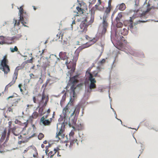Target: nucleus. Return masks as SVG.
<instances>
[{"mask_svg": "<svg viewBox=\"0 0 158 158\" xmlns=\"http://www.w3.org/2000/svg\"><path fill=\"white\" fill-rule=\"evenodd\" d=\"M20 20L21 23L25 27H28L25 25L27 24L28 23L27 19H28V15L25 12H24V10L23 6H20L19 8V13Z\"/></svg>", "mask_w": 158, "mask_h": 158, "instance_id": "20e7f679", "label": "nucleus"}, {"mask_svg": "<svg viewBox=\"0 0 158 158\" xmlns=\"http://www.w3.org/2000/svg\"><path fill=\"white\" fill-rule=\"evenodd\" d=\"M60 150V149L58 148H54L53 151H51L48 153V156L50 158H52L54 155Z\"/></svg>", "mask_w": 158, "mask_h": 158, "instance_id": "2eb2a0df", "label": "nucleus"}, {"mask_svg": "<svg viewBox=\"0 0 158 158\" xmlns=\"http://www.w3.org/2000/svg\"><path fill=\"white\" fill-rule=\"evenodd\" d=\"M16 127L15 126L14 127L12 128H11L10 129V131H11L12 133L15 136H18L19 135V133H16L15 131H16Z\"/></svg>", "mask_w": 158, "mask_h": 158, "instance_id": "393cba45", "label": "nucleus"}, {"mask_svg": "<svg viewBox=\"0 0 158 158\" xmlns=\"http://www.w3.org/2000/svg\"><path fill=\"white\" fill-rule=\"evenodd\" d=\"M48 98H46V100L45 101L44 104L46 105L47 104V102H48Z\"/></svg>", "mask_w": 158, "mask_h": 158, "instance_id": "052dcab7", "label": "nucleus"}, {"mask_svg": "<svg viewBox=\"0 0 158 158\" xmlns=\"http://www.w3.org/2000/svg\"><path fill=\"white\" fill-rule=\"evenodd\" d=\"M5 37L3 36H0V45L5 44L4 41Z\"/></svg>", "mask_w": 158, "mask_h": 158, "instance_id": "c85d7f7f", "label": "nucleus"}, {"mask_svg": "<svg viewBox=\"0 0 158 158\" xmlns=\"http://www.w3.org/2000/svg\"><path fill=\"white\" fill-rule=\"evenodd\" d=\"M74 134V131L73 130H72L70 133H69V136H73Z\"/></svg>", "mask_w": 158, "mask_h": 158, "instance_id": "de8ad7c7", "label": "nucleus"}, {"mask_svg": "<svg viewBox=\"0 0 158 158\" xmlns=\"http://www.w3.org/2000/svg\"><path fill=\"white\" fill-rule=\"evenodd\" d=\"M49 114L47 113V114L46 115H44L42 117H44V118L46 119L48 117Z\"/></svg>", "mask_w": 158, "mask_h": 158, "instance_id": "6e6d98bb", "label": "nucleus"}, {"mask_svg": "<svg viewBox=\"0 0 158 158\" xmlns=\"http://www.w3.org/2000/svg\"><path fill=\"white\" fill-rule=\"evenodd\" d=\"M117 7L120 10L123 11L126 8V6L124 3H122L120 4H118Z\"/></svg>", "mask_w": 158, "mask_h": 158, "instance_id": "f3484780", "label": "nucleus"}, {"mask_svg": "<svg viewBox=\"0 0 158 158\" xmlns=\"http://www.w3.org/2000/svg\"><path fill=\"white\" fill-rule=\"evenodd\" d=\"M101 0H98V3L95 6L96 9H98V6L101 5Z\"/></svg>", "mask_w": 158, "mask_h": 158, "instance_id": "72a5a7b5", "label": "nucleus"}, {"mask_svg": "<svg viewBox=\"0 0 158 158\" xmlns=\"http://www.w3.org/2000/svg\"><path fill=\"white\" fill-rule=\"evenodd\" d=\"M95 11L92 8L89 13H87L81 19H83L84 21L91 24L94 22V18Z\"/></svg>", "mask_w": 158, "mask_h": 158, "instance_id": "423d86ee", "label": "nucleus"}, {"mask_svg": "<svg viewBox=\"0 0 158 158\" xmlns=\"http://www.w3.org/2000/svg\"><path fill=\"white\" fill-rule=\"evenodd\" d=\"M72 19L73 20L72 23L71 25V27L73 29V26L74 25H75L76 24L75 21V17L74 16L73 18H72Z\"/></svg>", "mask_w": 158, "mask_h": 158, "instance_id": "4c0bfd02", "label": "nucleus"}, {"mask_svg": "<svg viewBox=\"0 0 158 158\" xmlns=\"http://www.w3.org/2000/svg\"><path fill=\"white\" fill-rule=\"evenodd\" d=\"M7 130L6 128H5L3 132L2 133V137L1 139L2 140H4L6 135Z\"/></svg>", "mask_w": 158, "mask_h": 158, "instance_id": "b1692460", "label": "nucleus"}, {"mask_svg": "<svg viewBox=\"0 0 158 158\" xmlns=\"http://www.w3.org/2000/svg\"><path fill=\"white\" fill-rule=\"evenodd\" d=\"M21 36L22 35L20 34H17L15 36L12 37L11 38V40H18L21 37Z\"/></svg>", "mask_w": 158, "mask_h": 158, "instance_id": "a878e982", "label": "nucleus"}, {"mask_svg": "<svg viewBox=\"0 0 158 158\" xmlns=\"http://www.w3.org/2000/svg\"><path fill=\"white\" fill-rule=\"evenodd\" d=\"M120 33L123 35H126L128 34V27L127 28H124L121 30L120 31Z\"/></svg>", "mask_w": 158, "mask_h": 158, "instance_id": "aec40b11", "label": "nucleus"}, {"mask_svg": "<svg viewBox=\"0 0 158 158\" xmlns=\"http://www.w3.org/2000/svg\"><path fill=\"white\" fill-rule=\"evenodd\" d=\"M22 86V84H19V89L22 88L21 87Z\"/></svg>", "mask_w": 158, "mask_h": 158, "instance_id": "bf43d9fd", "label": "nucleus"}, {"mask_svg": "<svg viewBox=\"0 0 158 158\" xmlns=\"http://www.w3.org/2000/svg\"><path fill=\"white\" fill-rule=\"evenodd\" d=\"M50 81V79H47L45 83L48 85V83Z\"/></svg>", "mask_w": 158, "mask_h": 158, "instance_id": "4d7b16f0", "label": "nucleus"}, {"mask_svg": "<svg viewBox=\"0 0 158 158\" xmlns=\"http://www.w3.org/2000/svg\"><path fill=\"white\" fill-rule=\"evenodd\" d=\"M128 27L131 30L133 28V23L131 19L128 22Z\"/></svg>", "mask_w": 158, "mask_h": 158, "instance_id": "5701e85b", "label": "nucleus"}, {"mask_svg": "<svg viewBox=\"0 0 158 158\" xmlns=\"http://www.w3.org/2000/svg\"><path fill=\"white\" fill-rule=\"evenodd\" d=\"M44 137V135L42 133H40L38 136V139L41 140Z\"/></svg>", "mask_w": 158, "mask_h": 158, "instance_id": "e433bc0d", "label": "nucleus"}, {"mask_svg": "<svg viewBox=\"0 0 158 158\" xmlns=\"http://www.w3.org/2000/svg\"><path fill=\"white\" fill-rule=\"evenodd\" d=\"M76 9L77 10V14H82L83 13L84 9L81 4L80 5V6H77Z\"/></svg>", "mask_w": 158, "mask_h": 158, "instance_id": "6ab92c4d", "label": "nucleus"}, {"mask_svg": "<svg viewBox=\"0 0 158 158\" xmlns=\"http://www.w3.org/2000/svg\"><path fill=\"white\" fill-rule=\"evenodd\" d=\"M39 115V113L37 112L34 111L33 113L29 117V119L31 122H32L34 119H35L37 118Z\"/></svg>", "mask_w": 158, "mask_h": 158, "instance_id": "dca6fc26", "label": "nucleus"}, {"mask_svg": "<svg viewBox=\"0 0 158 158\" xmlns=\"http://www.w3.org/2000/svg\"><path fill=\"white\" fill-rule=\"evenodd\" d=\"M111 9L107 7L104 13L109 15Z\"/></svg>", "mask_w": 158, "mask_h": 158, "instance_id": "c9c22d12", "label": "nucleus"}, {"mask_svg": "<svg viewBox=\"0 0 158 158\" xmlns=\"http://www.w3.org/2000/svg\"><path fill=\"white\" fill-rule=\"evenodd\" d=\"M77 21L78 22H81L80 25V31L81 32L86 33L87 31L88 27L91 24L84 21L83 19H78L77 20Z\"/></svg>", "mask_w": 158, "mask_h": 158, "instance_id": "1a4fd4ad", "label": "nucleus"}, {"mask_svg": "<svg viewBox=\"0 0 158 158\" xmlns=\"http://www.w3.org/2000/svg\"><path fill=\"white\" fill-rule=\"evenodd\" d=\"M29 75L31 79H35V78L34 75L32 73H30Z\"/></svg>", "mask_w": 158, "mask_h": 158, "instance_id": "8fccbe9b", "label": "nucleus"}, {"mask_svg": "<svg viewBox=\"0 0 158 158\" xmlns=\"http://www.w3.org/2000/svg\"><path fill=\"white\" fill-rule=\"evenodd\" d=\"M116 26L117 27H121L123 26V24L120 21H116Z\"/></svg>", "mask_w": 158, "mask_h": 158, "instance_id": "c756f323", "label": "nucleus"}, {"mask_svg": "<svg viewBox=\"0 0 158 158\" xmlns=\"http://www.w3.org/2000/svg\"><path fill=\"white\" fill-rule=\"evenodd\" d=\"M52 120V118H51L50 120L48 119L46 120V119L44 118V117H42L40 119V122H42L44 126H48L50 124Z\"/></svg>", "mask_w": 158, "mask_h": 158, "instance_id": "4468645a", "label": "nucleus"}, {"mask_svg": "<svg viewBox=\"0 0 158 158\" xmlns=\"http://www.w3.org/2000/svg\"><path fill=\"white\" fill-rule=\"evenodd\" d=\"M66 93H65L63 95L62 98L60 101V105L61 106H62V105L63 104L64 102V101L66 99Z\"/></svg>", "mask_w": 158, "mask_h": 158, "instance_id": "cd10ccee", "label": "nucleus"}, {"mask_svg": "<svg viewBox=\"0 0 158 158\" xmlns=\"http://www.w3.org/2000/svg\"><path fill=\"white\" fill-rule=\"evenodd\" d=\"M7 111H8L9 112H13V109L11 108L10 107H9L7 109Z\"/></svg>", "mask_w": 158, "mask_h": 158, "instance_id": "3c124183", "label": "nucleus"}, {"mask_svg": "<svg viewBox=\"0 0 158 158\" xmlns=\"http://www.w3.org/2000/svg\"><path fill=\"white\" fill-rule=\"evenodd\" d=\"M109 15L104 13L103 16L102 17L103 20H108V17Z\"/></svg>", "mask_w": 158, "mask_h": 158, "instance_id": "473e14b6", "label": "nucleus"}, {"mask_svg": "<svg viewBox=\"0 0 158 158\" xmlns=\"http://www.w3.org/2000/svg\"><path fill=\"white\" fill-rule=\"evenodd\" d=\"M33 106V105H27V107H28V108H27L28 109L29 107V106L32 107V106Z\"/></svg>", "mask_w": 158, "mask_h": 158, "instance_id": "e2e57ef3", "label": "nucleus"}, {"mask_svg": "<svg viewBox=\"0 0 158 158\" xmlns=\"http://www.w3.org/2000/svg\"><path fill=\"white\" fill-rule=\"evenodd\" d=\"M112 2V0H109L108 3V6L107 8L111 9L112 6L111 5V3Z\"/></svg>", "mask_w": 158, "mask_h": 158, "instance_id": "a19ab883", "label": "nucleus"}, {"mask_svg": "<svg viewBox=\"0 0 158 158\" xmlns=\"http://www.w3.org/2000/svg\"><path fill=\"white\" fill-rule=\"evenodd\" d=\"M14 97V96L13 95L10 96L7 98V99L8 100L9 98H13Z\"/></svg>", "mask_w": 158, "mask_h": 158, "instance_id": "680f3d73", "label": "nucleus"}, {"mask_svg": "<svg viewBox=\"0 0 158 158\" xmlns=\"http://www.w3.org/2000/svg\"><path fill=\"white\" fill-rule=\"evenodd\" d=\"M63 36V33H62L61 31H60L56 35V36L55 38V40H59L61 38V40L62 39V38Z\"/></svg>", "mask_w": 158, "mask_h": 158, "instance_id": "4be33fe9", "label": "nucleus"}, {"mask_svg": "<svg viewBox=\"0 0 158 158\" xmlns=\"http://www.w3.org/2000/svg\"><path fill=\"white\" fill-rule=\"evenodd\" d=\"M34 151L35 152V153L33 154V156L34 157H37V156L38 155V154L37 153V150L36 149H35L34 150Z\"/></svg>", "mask_w": 158, "mask_h": 158, "instance_id": "a18cd8bd", "label": "nucleus"}, {"mask_svg": "<svg viewBox=\"0 0 158 158\" xmlns=\"http://www.w3.org/2000/svg\"><path fill=\"white\" fill-rule=\"evenodd\" d=\"M65 126L64 123H59L57 124V131L56 133V138L58 140L64 138L65 136L64 132V131Z\"/></svg>", "mask_w": 158, "mask_h": 158, "instance_id": "0eeeda50", "label": "nucleus"}, {"mask_svg": "<svg viewBox=\"0 0 158 158\" xmlns=\"http://www.w3.org/2000/svg\"><path fill=\"white\" fill-rule=\"evenodd\" d=\"M77 140L76 139L75 140H72L70 142V146H72L76 142V141Z\"/></svg>", "mask_w": 158, "mask_h": 158, "instance_id": "37998d69", "label": "nucleus"}, {"mask_svg": "<svg viewBox=\"0 0 158 158\" xmlns=\"http://www.w3.org/2000/svg\"><path fill=\"white\" fill-rule=\"evenodd\" d=\"M33 102L34 103H37V100L35 96L33 97Z\"/></svg>", "mask_w": 158, "mask_h": 158, "instance_id": "603ef678", "label": "nucleus"}, {"mask_svg": "<svg viewBox=\"0 0 158 158\" xmlns=\"http://www.w3.org/2000/svg\"><path fill=\"white\" fill-rule=\"evenodd\" d=\"M35 134H34L32 135L30 137H29V138H28L27 137H24L23 136L22 140L19 141L18 142V143L19 144L21 145L22 143H26L28 141L30 138L35 136Z\"/></svg>", "mask_w": 158, "mask_h": 158, "instance_id": "ddd939ff", "label": "nucleus"}, {"mask_svg": "<svg viewBox=\"0 0 158 158\" xmlns=\"http://www.w3.org/2000/svg\"><path fill=\"white\" fill-rule=\"evenodd\" d=\"M122 16L123 15L122 14V12L118 13L115 19L116 21H120V19L122 18Z\"/></svg>", "mask_w": 158, "mask_h": 158, "instance_id": "bb28decb", "label": "nucleus"}, {"mask_svg": "<svg viewBox=\"0 0 158 158\" xmlns=\"http://www.w3.org/2000/svg\"><path fill=\"white\" fill-rule=\"evenodd\" d=\"M30 148H31L30 147H28L26 149H25L24 150L23 153H25L27 152L30 149Z\"/></svg>", "mask_w": 158, "mask_h": 158, "instance_id": "09e8293b", "label": "nucleus"}, {"mask_svg": "<svg viewBox=\"0 0 158 158\" xmlns=\"http://www.w3.org/2000/svg\"><path fill=\"white\" fill-rule=\"evenodd\" d=\"M20 123V121H19L18 119H16L15 121V124H19Z\"/></svg>", "mask_w": 158, "mask_h": 158, "instance_id": "864d4df0", "label": "nucleus"}, {"mask_svg": "<svg viewBox=\"0 0 158 158\" xmlns=\"http://www.w3.org/2000/svg\"><path fill=\"white\" fill-rule=\"evenodd\" d=\"M48 152V149H46L45 150V153H46V154H47Z\"/></svg>", "mask_w": 158, "mask_h": 158, "instance_id": "69168bd1", "label": "nucleus"}, {"mask_svg": "<svg viewBox=\"0 0 158 158\" xmlns=\"http://www.w3.org/2000/svg\"><path fill=\"white\" fill-rule=\"evenodd\" d=\"M106 62V60L104 59H103L102 60L99 61V64H102L105 63Z\"/></svg>", "mask_w": 158, "mask_h": 158, "instance_id": "c03bdc74", "label": "nucleus"}, {"mask_svg": "<svg viewBox=\"0 0 158 158\" xmlns=\"http://www.w3.org/2000/svg\"><path fill=\"white\" fill-rule=\"evenodd\" d=\"M7 57L6 55L4 56L3 59L1 61L0 65V69L4 72V74L6 75L10 71V67L7 65L8 61Z\"/></svg>", "mask_w": 158, "mask_h": 158, "instance_id": "6e6552de", "label": "nucleus"}, {"mask_svg": "<svg viewBox=\"0 0 158 158\" xmlns=\"http://www.w3.org/2000/svg\"><path fill=\"white\" fill-rule=\"evenodd\" d=\"M19 67H17L16 68L15 70L14 74L12 76V81L5 87V89H8V88L13 85L16 82V80L17 78L18 74V71L19 70Z\"/></svg>", "mask_w": 158, "mask_h": 158, "instance_id": "9d476101", "label": "nucleus"}, {"mask_svg": "<svg viewBox=\"0 0 158 158\" xmlns=\"http://www.w3.org/2000/svg\"><path fill=\"white\" fill-rule=\"evenodd\" d=\"M79 75H76L71 77L69 81V84L71 85L70 87V94H73V97L74 98L76 97L77 95L75 92V89H76V85L78 83Z\"/></svg>", "mask_w": 158, "mask_h": 158, "instance_id": "f03ea898", "label": "nucleus"}, {"mask_svg": "<svg viewBox=\"0 0 158 158\" xmlns=\"http://www.w3.org/2000/svg\"><path fill=\"white\" fill-rule=\"evenodd\" d=\"M71 105L68 103L63 109L62 113L64 118H66L70 113L71 111Z\"/></svg>", "mask_w": 158, "mask_h": 158, "instance_id": "9b49d317", "label": "nucleus"}, {"mask_svg": "<svg viewBox=\"0 0 158 158\" xmlns=\"http://www.w3.org/2000/svg\"><path fill=\"white\" fill-rule=\"evenodd\" d=\"M47 113L49 114L50 113V109H48L47 110Z\"/></svg>", "mask_w": 158, "mask_h": 158, "instance_id": "0e129e2a", "label": "nucleus"}, {"mask_svg": "<svg viewBox=\"0 0 158 158\" xmlns=\"http://www.w3.org/2000/svg\"><path fill=\"white\" fill-rule=\"evenodd\" d=\"M80 108L81 106L80 105H77L75 106V110L73 113L71 114L70 118H72L74 115V117L73 118H72L71 120H70L69 122V125H74L76 123L77 117L80 113Z\"/></svg>", "mask_w": 158, "mask_h": 158, "instance_id": "39448f33", "label": "nucleus"}, {"mask_svg": "<svg viewBox=\"0 0 158 158\" xmlns=\"http://www.w3.org/2000/svg\"><path fill=\"white\" fill-rule=\"evenodd\" d=\"M45 147V146L44 144H42L41 145V147L42 148H44Z\"/></svg>", "mask_w": 158, "mask_h": 158, "instance_id": "774afa93", "label": "nucleus"}, {"mask_svg": "<svg viewBox=\"0 0 158 158\" xmlns=\"http://www.w3.org/2000/svg\"><path fill=\"white\" fill-rule=\"evenodd\" d=\"M85 38L89 41V46L93 44L96 41V40L95 39L91 40V39L87 35L85 36Z\"/></svg>", "mask_w": 158, "mask_h": 158, "instance_id": "a211bd4d", "label": "nucleus"}, {"mask_svg": "<svg viewBox=\"0 0 158 158\" xmlns=\"http://www.w3.org/2000/svg\"><path fill=\"white\" fill-rule=\"evenodd\" d=\"M10 50L12 52H17L18 51V48L16 46H15L14 48H10Z\"/></svg>", "mask_w": 158, "mask_h": 158, "instance_id": "7c9ffc66", "label": "nucleus"}, {"mask_svg": "<svg viewBox=\"0 0 158 158\" xmlns=\"http://www.w3.org/2000/svg\"><path fill=\"white\" fill-rule=\"evenodd\" d=\"M47 85L45 83V84H44L42 86L41 88H42V89H43V92H45V90L46 89V88Z\"/></svg>", "mask_w": 158, "mask_h": 158, "instance_id": "ea45409f", "label": "nucleus"}, {"mask_svg": "<svg viewBox=\"0 0 158 158\" xmlns=\"http://www.w3.org/2000/svg\"><path fill=\"white\" fill-rule=\"evenodd\" d=\"M14 20L15 22V24H14L15 26H19V25H20V22H21V21L20 20V19H19V20L18 22H17V20L15 19H14Z\"/></svg>", "mask_w": 158, "mask_h": 158, "instance_id": "f704fd0d", "label": "nucleus"}, {"mask_svg": "<svg viewBox=\"0 0 158 158\" xmlns=\"http://www.w3.org/2000/svg\"><path fill=\"white\" fill-rule=\"evenodd\" d=\"M53 59H54V62L55 63H57V58L56 57V56H53Z\"/></svg>", "mask_w": 158, "mask_h": 158, "instance_id": "49530a36", "label": "nucleus"}, {"mask_svg": "<svg viewBox=\"0 0 158 158\" xmlns=\"http://www.w3.org/2000/svg\"><path fill=\"white\" fill-rule=\"evenodd\" d=\"M12 122L11 121H9L8 122V127L9 128L8 130V133L7 135V137H6V139L8 140V139L10 135V129L12 127Z\"/></svg>", "mask_w": 158, "mask_h": 158, "instance_id": "412c9836", "label": "nucleus"}, {"mask_svg": "<svg viewBox=\"0 0 158 158\" xmlns=\"http://www.w3.org/2000/svg\"><path fill=\"white\" fill-rule=\"evenodd\" d=\"M23 136L22 135H20V136H18V138L19 139H22V137H23Z\"/></svg>", "mask_w": 158, "mask_h": 158, "instance_id": "13d9d810", "label": "nucleus"}, {"mask_svg": "<svg viewBox=\"0 0 158 158\" xmlns=\"http://www.w3.org/2000/svg\"><path fill=\"white\" fill-rule=\"evenodd\" d=\"M45 51V50L44 49L42 50V51H39L38 54L40 56H42V55L43 54V53Z\"/></svg>", "mask_w": 158, "mask_h": 158, "instance_id": "58836bf2", "label": "nucleus"}, {"mask_svg": "<svg viewBox=\"0 0 158 158\" xmlns=\"http://www.w3.org/2000/svg\"><path fill=\"white\" fill-rule=\"evenodd\" d=\"M102 34H104L106 32L107 28L108 26V20H103L102 22Z\"/></svg>", "mask_w": 158, "mask_h": 158, "instance_id": "f8f14e48", "label": "nucleus"}, {"mask_svg": "<svg viewBox=\"0 0 158 158\" xmlns=\"http://www.w3.org/2000/svg\"><path fill=\"white\" fill-rule=\"evenodd\" d=\"M46 97V96L45 94V92H43L42 94V97L41 100L42 101H43L44 99Z\"/></svg>", "mask_w": 158, "mask_h": 158, "instance_id": "79ce46f5", "label": "nucleus"}, {"mask_svg": "<svg viewBox=\"0 0 158 158\" xmlns=\"http://www.w3.org/2000/svg\"><path fill=\"white\" fill-rule=\"evenodd\" d=\"M43 108L40 107L39 108V114L40 116H42L43 114H44V113H43Z\"/></svg>", "mask_w": 158, "mask_h": 158, "instance_id": "2f4dec72", "label": "nucleus"}, {"mask_svg": "<svg viewBox=\"0 0 158 158\" xmlns=\"http://www.w3.org/2000/svg\"><path fill=\"white\" fill-rule=\"evenodd\" d=\"M80 52V50L79 48H78L76 50L75 52L73 58L72 59V54L68 53V55H67V53L64 52H61L59 53V56L60 58L63 60H66L65 62V64L69 69H70L72 68V66L70 65L72 63L71 61L73 60V61L76 62L78 58L79 53Z\"/></svg>", "mask_w": 158, "mask_h": 158, "instance_id": "f257e3e1", "label": "nucleus"}, {"mask_svg": "<svg viewBox=\"0 0 158 158\" xmlns=\"http://www.w3.org/2000/svg\"><path fill=\"white\" fill-rule=\"evenodd\" d=\"M98 72L96 71L93 72L92 73L88 71L86 72V74L87 76L88 80L90 82L89 86L90 89H95L96 87V85L95 84L96 82V81L93 77H96L98 76Z\"/></svg>", "mask_w": 158, "mask_h": 158, "instance_id": "7ed1b4c3", "label": "nucleus"}, {"mask_svg": "<svg viewBox=\"0 0 158 158\" xmlns=\"http://www.w3.org/2000/svg\"><path fill=\"white\" fill-rule=\"evenodd\" d=\"M47 143V142L46 140H45V141H44L43 142V143L45 144H46Z\"/></svg>", "mask_w": 158, "mask_h": 158, "instance_id": "338daca9", "label": "nucleus"}, {"mask_svg": "<svg viewBox=\"0 0 158 158\" xmlns=\"http://www.w3.org/2000/svg\"><path fill=\"white\" fill-rule=\"evenodd\" d=\"M13 101H14V102L12 104V106H13L14 105V103H15V104H17L18 103V101L17 100H16L15 99V100H14Z\"/></svg>", "mask_w": 158, "mask_h": 158, "instance_id": "5fc2aeb1", "label": "nucleus"}]
</instances>
